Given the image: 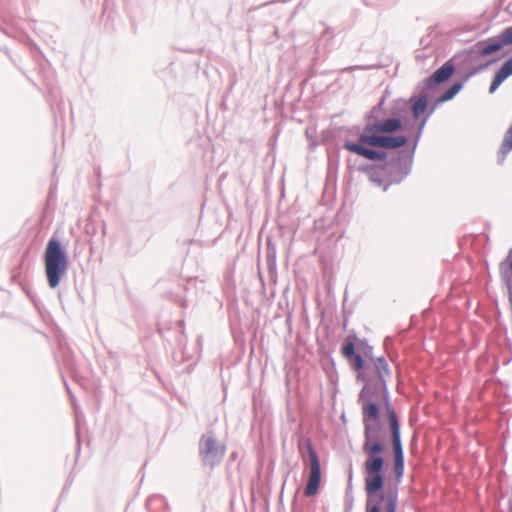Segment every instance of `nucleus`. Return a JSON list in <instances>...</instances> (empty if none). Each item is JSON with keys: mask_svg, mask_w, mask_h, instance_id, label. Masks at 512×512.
<instances>
[{"mask_svg": "<svg viewBox=\"0 0 512 512\" xmlns=\"http://www.w3.org/2000/svg\"><path fill=\"white\" fill-rule=\"evenodd\" d=\"M385 460H372L363 463L364 486L367 495L366 512H379L378 502L386 501V511L396 512V496L391 494L385 497L383 494H377L384 486L383 469Z\"/></svg>", "mask_w": 512, "mask_h": 512, "instance_id": "1", "label": "nucleus"}, {"mask_svg": "<svg viewBox=\"0 0 512 512\" xmlns=\"http://www.w3.org/2000/svg\"><path fill=\"white\" fill-rule=\"evenodd\" d=\"M401 121L397 118L386 119L368 125L366 133L360 135L359 141L372 147L384 149H397L407 143V138L403 135H389L401 128Z\"/></svg>", "mask_w": 512, "mask_h": 512, "instance_id": "2", "label": "nucleus"}, {"mask_svg": "<svg viewBox=\"0 0 512 512\" xmlns=\"http://www.w3.org/2000/svg\"><path fill=\"white\" fill-rule=\"evenodd\" d=\"M363 424H364V442L362 451L365 455V461L384 460V445L379 438L380 422L379 409L375 403L367 402L362 406Z\"/></svg>", "mask_w": 512, "mask_h": 512, "instance_id": "3", "label": "nucleus"}, {"mask_svg": "<svg viewBox=\"0 0 512 512\" xmlns=\"http://www.w3.org/2000/svg\"><path fill=\"white\" fill-rule=\"evenodd\" d=\"M43 258L48 285L55 289L66 274L69 265L68 256L58 239L53 237L48 241Z\"/></svg>", "mask_w": 512, "mask_h": 512, "instance_id": "4", "label": "nucleus"}, {"mask_svg": "<svg viewBox=\"0 0 512 512\" xmlns=\"http://www.w3.org/2000/svg\"><path fill=\"white\" fill-rule=\"evenodd\" d=\"M304 451L307 452L308 464H309V476L308 481L304 490V494L307 497H312L317 494L320 483H321V466L317 452L315 451L310 440L299 445V452L305 461Z\"/></svg>", "mask_w": 512, "mask_h": 512, "instance_id": "5", "label": "nucleus"}, {"mask_svg": "<svg viewBox=\"0 0 512 512\" xmlns=\"http://www.w3.org/2000/svg\"><path fill=\"white\" fill-rule=\"evenodd\" d=\"M226 448L219 443L212 435H204L199 442V455L204 465L214 468L218 465L224 455Z\"/></svg>", "mask_w": 512, "mask_h": 512, "instance_id": "6", "label": "nucleus"}, {"mask_svg": "<svg viewBox=\"0 0 512 512\" xmlns=\"http://www.w3.org/2000/svg\"><path fill=\"white\" fill-rule=\"evenodd\" d=\"M389 424L391 429L393 452H394V471L397 480H400L404 473V454L400 439V426L397 415L394 411L388 413Z\"/></svg>", "mask_w": 512, "mask_h": 512, "instance_id": "7", "label": "nucleus"}, {"mask_svg": "<svg viewBox=\"0 0 512 512\" xmlns=\"http://www.w3.org/2000/svg\"><path fill=\"white\" fill-rule=\"evenodd\" d=\"M344 149H346L349 152L355 153L359 156H362L368 160H384L386 155L383 152H379L373 149L366 148L362 146L361 144L352 143V142H346L344 144Z\"/></svg>", "mask_w": 512, "mask_h": 512, "instance_id": "8", "label": "nucleus"}, {"mask_svg": "<svg viewBox=\"0 0 512 512\" xmlns=\"http://www.w3.org/2000/svg\"><path fill=\"white\" fill-rule=\"evenodd\" d=\"M512 74V57L507 60L500 70L495 74L494 79L490 85L489 92L493 93L499 85Z\"/></svg>", "mask_w": 512, "mask_h": 512, "instance_id": "9", "label": "nucleus"}, {"mask_svg": "<svg viewBox=\"0 0 512 512\" xmlns=\"http://www.w3.org/2000/svg\"><path fill=\"white\" fill-rule=\"evenodd\" d=\"M512 74V57L507 60L500 70L495 74L494 79L490 85L489 92L493 93L499 85Z\"/></svg>", "mask_w": 512, "mask_h": 512, "instance_id": "10", "label": "nucleus"}, {"mask_svg": "<svg viewBox=\"0 0 512 512\" xmlns=\"http://www.w3.org/2000/svg\"><path fill=\"white\" fill-rule=\"evenodd\" d=\"M453 72L454 67L450 63H445L442 67L433 73L431 78L435 83H442L449 79Z\"/></svg>", "mask_w": 512, "mask_h": 512, "instance_id": "11", "label": "nucleus"}, {"mask_svg": "<svg viewBox=\"0 0 512 512\" xmlns=\"http://www.w3.org/2000/svg\"><path fill=\"white\" fill-rule=\"evenodd\" d=\"M502 49L501 44L497 40L496 37L489 39L485 44H483L479 50L481 56H488L492 53H495Z\"/></svg>", "mask_w": 512, "mask_h": 512, "instance_id": "12", "label": "nucleus"}, {"mask_svg": "<svg viewBox=\"0 0 512 512\" xmlns=\"http://www.w3.org/2000/svg\"><path fill=\"white\" fill-rule=\"evenodd\" d=\"M512 150V125L505 133V136L503 138L500 152L503 157H505L510 151Z\"/></svg>", "mask_w": 512, "mask_h": 512, "instance_id": "13", "label": "nucleus"}, {"mask_svg": "<svg viewBox=\"0 0 512 512\" xmlns=\"http://www.w3.org/2000/svg\"><path fill=\"white\" fill-rule=\"evenodd\" d=\"M497 40L501 44L502 48L512 44V27L505 28L498 36Z\"/></svg>", "mask_w": 512, "mask_h": 512, "instance_id": "14", "label": "nucleus"}, {"mask_svg": "<svg viewBox=\"0 0 512 512\" xmlns=\"http://www.w3.org/2000/svg\"><path fill=\"white\" fill-rule=\"evenodd\" d=\"M426 108H427L426 97L422 96V97L418 98L414 102L413 107H412L414 116L416 118L419 117L421 114H423L425 112Z\"/></svg>", "mask_w": 512, "mask_h": 512, "instance_id": "15", "label": "nucleus"}, {"mask_svg": "<svg viewBox=\"0 0 512 512\" xmlns=\"http://www.w3.org/2000/svg\"><path fill=\"white\" fill-rule=\"evenodd\" d=\"M462 88L461 83L453 84L449 89H447L441 96L440 101L445 102L451 100Z\"/></svg>", "mask_w": 512, "mask_h": 512, "instance_id": "16", "label": "nucleus"}, {"mask_svg": "<svg viewBox=\"0 0 512 512\" xmlns=\"http://www.w3.org/2000/svg\"><path fill=\"white\" fill-rule=\"evenodd\" d=\"M341 353L344 358L347 360H351L355 353V346L352 341H347V343L342 347Z\"/></svg>", "mask_w": 512, "mask_h": 512, "instance_id": "17", "label": "nucleus"}, {"mask_svg": "<svg viewBox=\"0 0 512 512\" xmlns=\"http://www.w3.org/2000/svg\"><path fill=\"white\" fill-rule=\"evenodd\" d=\"M376 367L381 378L385 375H388V364L384 358H378Z\"/></svg>", "mask_w": 512, "mask_h": 512, "instance_id": "18", "label": "nucleus"}, {"mask_svg": "<svg viewBox=\"0 0 512 512\" xmlns=\"http://www.w3.org/2000/svg\"><path fill=\"white\" fill-rule=\"evenodd\" d=\"M353 368L357 371L361 370L364 366V362L362 360V357L359 354H356L352 357L351 360H349Z\"/></svg>", "mask_w": 512, "mask_h": 512, "instance_id": "19", "label": "nucleus"}]
</instances>
